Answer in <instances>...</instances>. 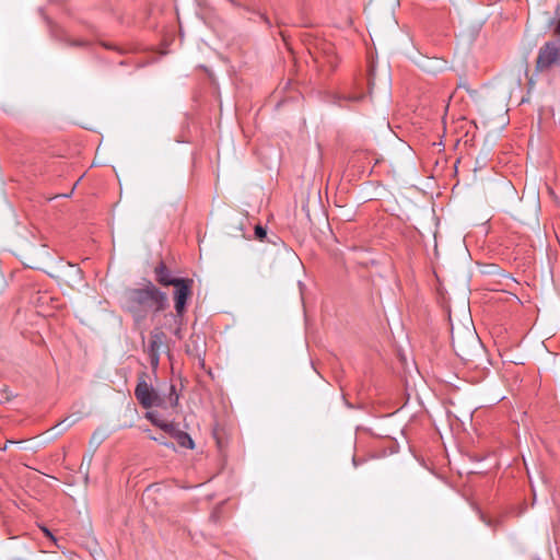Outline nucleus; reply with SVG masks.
Instances as JSON below:
<instances>
[{
	"label": "nucleus",
	"instance_id": "9",
	"mask_svg": "<svg viewBox=\"0 0 560 560\" xmlns=\"http://www.w3.org/2000/svg\"><path fill=\"white\" fill-rule=\"evenodd\" d=\"M427 338L430 341V346H425L427 351L432 352V353L433 352L438 353L442 346V342L440 341V338H439V332L434 328H431L430 331L428 332Z\"/></svg>",
	"mask_w": 560,
	"mask_h": 560
},
{
	"label": "nucleus",
	"instance_id": "20",
	"mask_svg": "<svg viewBox=\"0 0 560 560\" xmlns=\"http://www.w3.org/2000/svg\"><path fill=\"white\" fill-rule=\"evenodd\" d=\"M63 422H67V419H63V421L58 422V425L63 424Z\"/></svg>",
	"mask_w": 560,
	"mask_h": 560
},
{
	"label": "nucleus",
	"instance_id": "15",
	"mask_svg": "<svg viewBox=\"0 0 560 560\" xmlns=\"http://www.w3.org/2000/svg\"><path fill=\"white\" fill-rule=\"evenodd\" d=\"M151 440L159 442L160 444L168 446V444L162 439L156 436H150Z\"/></svg>",
	"mask_w": 560,
	"mask_h": 560
},
{
	"label": "nucleus",
	"instance_id": "18",
	"mask_svg": "<svg viewBox=\"0 0 560 560\" xmlns=\"http://www.w3.org/2000/svg\"><path fill=\"white\" fill-rule=\"evenodd\" d=\"M174 335L177 337V338H182V335H180V329L177 328L175 331H174Z\"/></svg>",
	"mask_w": 560,
	"mask_h": 560
},
{
	"label": "nucleus",
	"instance_id": "10",
	"mask_svg": "<svg viewBox=\"0 0 560 560\" xmlns=\"http://www.w3.org/2000/svg\"><path fill=\"white\" fill-rule=\"evenodd\" d=\"M174 438L182 447L191 450L195 446L190 435L184 431H176Z\"/></svg>",
	"mask_w": 560,
	"mask_h": 560
},
{
	"label": "nucleus",
	"instance_id": "8",
	"mask_svg": "<svg viewBox=\"0 0 560 560\" xmlns=\"http://www.w3.org/2000/svg\"><path fill=\"white\" fill-rule=\"evenodd\" d=\"M445 68V61L441 58H428L427 62H422V71L434 74Z\"/></svg>",
	"mask_w": 560,
	"mask_h": 560
},
{
	"label": "nucleus",
	"instance_id": "11",
	"mask_svg": "<svg viewBox=\"0 0 560 560\" xmlns=\"http://www.w3.org/2000/svg\"><path fill=\"white\" fill-rule=\"evenodd\" d=\"M266 235H267V231L264 226H261V225L255 226V236L258 240L262 241L266 237Z\"/></svg>",
	"mask_w": 560,
	"mask_h": 560
},
{
	"label": "nucleus",
	"instance_id": "14",
	"mask_svg": "<svg viewBox=\"0 0 560 560\" xmlns=\"http://www.w3.org/2000/svg\"><path fill=\"white\" fill-rule=\"evenodd\" d=\"M177 401H178V397L176 395L173 396V394H171V396H170V404H171V406H176Z\"/></svg>",
	"mask_w": 560,
	"mask_h": 560
},
{
	"label": "nucleus",
	"instance_id": "5",
	"mask_svg": "<svg viewBox=\"0 0 560 560\" xmlns=\"http://www.w3.org/2000/svg\"><path fill=\"white\" fill-rule=\"evenodd\" d=\"M452 346L455 353L462 358L463 360H469L471 348L477 345V336L471 330L467 329L465 331V338L460 335V332H455L454 328H452Z\"/></svg>",
	"mask_w": 560,
	"mask_h": 560
},
{
	"label": "nucleus",
	"instance_id": "3",
	"mask_svg": "<svg viewBox=\"0 0 560 560\" xmlns=\"http://www.w3.org/2000/svg\"><path fill=\"white\" fill-rule=\"evenodd\" d=\"M172 285L175 288L173 298L176 316L182 317L185 313L187 301L192 294L194 280L180 278Z\"/></svg>",
	"mask_w": 560,
	"mask_h": 560
},
{
	"label": "nucleus",
	"instance_id": "17",
	"mask_svg": "<svg viewBox=\"0 0 560 560\" xmlns=\"http://www.w3.org/2000/svg\"><path fill=\"white\" fill-rule=\"evenodd\" d=\"M555 32L560 35V19L557 21Z\"/></svg>",
	"mask_w": 560,
	"mask_h": 560
},
{
	"label": "nucleus",
	"instance_id": "12",
	"mask_svg": "<svg viewBox=\"0 0 560 560\" xmlns=\"http://www.w3.org/2000/svg\"><path fill=\"white\" fill-rule=\"evenodd\" d=\"M160 428H161L163 431H165V432H167V433H171V434H173V435H175V432L177 431V430H175L174 424H173V423H168V422H165V423H163V424H160Z\"/></svg>",
	"mask_w": 560,
	"mask_h": 560
},
{
	"label": "nucleus",
	"instance_id": "16",
	"mask_svg": "<svg viewBox=\"0 0 560 560\" xmlns=\"http://www.w3.org/2000/svg\"><path fill=\"white\" fill-rule=\"evenodd\" d=\"M42 529H43L44 534H45L47 537H49L50 539L55 540V537L52 536V534L50 533V530H49V529H47L46 527H43Z\"/></svg>",
	"mask_w": 560,
	"mask_h": 560
},
{
	"label": "nucleus",
	"instance_id": "4",
	"mask_svg": "<svg viewBox=\"0 0 560 560\" xmlns=\"http://www.w3.org/2000/svg\"><path fill=\"white\" fill-rule=\"evenodd\" d=\"M167 349L166 335L160 328H154L151 331L147 353L149 355L152 369H156L160 364V355Z\"/></svg>",
	"mask_w": 560,
	"mask_h": 560
},
{
	"label": "nucleus",
	"instance_id": "1",
	"mask_svg": "<svg viewBox=\"0 0 560 560\" xmlns=\"http://www.w3.org/2000/svg\"><path fill=\"white\" fill-rule=\"evenodd\" d=\"M122 306L132 316L135 323L140 324L150 313L156 314L166 310L168 299L165 292L151 281H147L143 287L125 291Z\"/></svg>",
	"mask_w": 560,
	"mask_h": 560
},
{
	"label": "nucleus",
	"instance_id": "7",
	"mask_svg": "<svg viewBox=\"0 0 560 560\" xmlns=\"http://www.w3.org/2000/svg\"><path fill=\"white\" fill-rule=\"evenodd\" d=\"M154 275L155 280L158 283H160L163 287L172 285L178 280L179 278H175L172 276L170 269L166 267V265L161 261L155 268H154Z\"/></svg>",
	"mask_w": 560,
	"mask_h": 560
},
{
	"label": "nucleus",
	"instance_id": "19",
	"mask_svg": "<svg viewBox=\"0 0 560 560\" xmlns=\"http://www.w3.org/2000/svg\"><path fill=\"white\" fill-rule=\"evenodd\" d=\"M63 422H67V419H63V421L58 422V425L63 424Z\"/></svg>",
	"mask_w": 560,
	"mask_h": 560
},
{
	"label": "nucleus",
	"instance_id": "2",
	"mask_svg": "<svg viewBox=\"0 0 560 560\" xmlns=\"http://www.w3.org/2000/svg\"><path fill=\"white\" fill-rule=\"evenodd\" d=\"M555 66H560V42L551 40L540 47L536 61V69L546 71Z\"/></svg>",
	"mask_w": 560,
	"mask_h": 560
},
{
	"label": "nucleus",
	"instance_id": "6",
	"mask_svg": "<svg viewBox=\"0 0 560 560\" xmlns=\"http://www.w3.org/2000/svg\"><path fill=\"white\" fill-rule=\"evenodd\" d=\"M135 396L143 408L164 406V399L144 380L138 382Z\"/></svg>",
	"mask_w": 560,
	"mask_h": 560
},
{
	"label": "nucleus",
	"instance_id": "13",
	"mask_svg": "<svg viewBox=\"0 0 560 560\" xmlns=\"http://www.w3.org/2000/svg\"><path fill=\"white\" fill-rule=\"evenodd\" d=\"M147 418H148V419H149V420H150L154 425H156V427H159V428H160V424L165 423L164 421H161V420L156 419V418L153 416V413H151V412H149V413L147 415Z\"/></svg>",
	"mask_w": 560,
	"mask_h": 560
},
{
	"label": "nucleus",
	"instance_id": "21",
	"mask_svg": "<svg viewBox=\"0 0 560 560\" xmlns=\"http://www.w3.org/2000/svg\"><path fill=\"white\" fill-rule=\"evenodd\" d=\"M63 422H67V419H63V421L58 422V425L63 424Z\"/></svg>",
	"mask_w": 560,
	"mask_h": 560
}]
</instances>
